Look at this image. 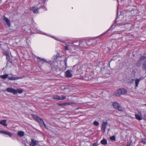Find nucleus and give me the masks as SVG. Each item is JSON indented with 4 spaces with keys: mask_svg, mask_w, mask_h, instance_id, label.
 Instances as JSON below:
<instances>
[{
    "mask_svg": "<svg viewBox=\"0 0 146 146\" xmlns=\"http://www.w3.org/2000/svg\"><path fill=\"white\" fill-rule=\"evenodd\" d=\"M8 74H5L3 75H2L0 76V77L3 79H5L8 77Z\"/></svg>",
    "mask_w": 146,
    "mask_h": 146,
    "instance_id": "18",
    "label": "nucleus"
},
{
    "mask_svg": "<svg viewBox=\"0 0 146 146\" xmlns=\"http://www.w3.org/2000/svg\"><path fill=\"white\" fill-rule=\"evenodd\" d=\"M96 145V144L95 143L93 144V146H95Z\"/></svg>",
    "mask_w": 146,
    "mask_h": 146,
    "instance_id": "35",
    "label": "nucleus"
},
{
    "mask_svg": "<svg viewBox=\"0 0 146 146\" xmlns=\"http://www.w3.org/2000/svg\"><path fill=\"white\" fill-rule=\"evenodd\" d=\"M137 65L138 66H140V64H139L138 63H137Z\"/></svg>",
    "mask_w": 146,
    "mask_h": 146,
    "instance_id": "34",
    "label": "nucleus"
},
{
    "mask_svg": "<svg viewBox=\"0 0 146 146\" xmlns=\"http://www.w3.org/2000/svg\"><path fill=\"white\" fill-rule=\"evenodd\" d=\"M31 142L30 144V146H36L38 143V141L34 139H32L31 140Z\"/></svg>",
    "mask_w": 146,
    "mask_h": 146,
    "instance_id": "7",
    "label": "nucleus"
},
{
    "mask_svg": "<svg viewBox=\"0 0 146 146\" xmlns=\"http://www.w3.org/2000/svg\"><path fill=\"white\" fill-rule=\"evenodd\" d=\"M146 58V57L145 56H141L140 58V60H139V61L140 62V60H143V59H145Z\"/></svg>",
    "mask_w": 146,
    "mask_h": 146,
    "instance_id": "28",
    "label": "nucleus"
},
{
    "mask_svg": "<svg viewBox=\"0 0 146 146\" xmlns=\"http://www.w3.org/2000/svg\"><path fill=\"white\" fill-rule=\"evenodd\" d=\"M6 120H1L0 121V124L5 126H6L7 125V124L6 123Z\"/></svg>",
    "mask_w": 146,
    "mask_h": 146,
    "instance_id": "12",
    "label": "nucleus"
},
{
    "mask_svg": "<svg viewBox=\"0 0 146 146\" xmlns=\"http://www.w3.org/2000/svg\"><path fill=\"white\" fill-rule=\"evenodd\" d=\"M85 43H86V42H85L80 41L78 43V44H74V45H75V46L80 45L81 46H83L82 45V44H85Z\"/></svg>",
    "mask_w": 146,
    "mask_h": 146,
    "instance_id": "15",
    "label": "nucleus"
},
{
    "mask_svg": "<svg viewBox=\"0 0 146 146\" xmlns=\"http://www.w3.org/2000/svg\"><path fill=\"white\" fill-rule=\"evenodd\" d=\"M136 118L137 120L140 121L142 119V118L141 116L138 114L135 115Z\"/></svg>",
    "mask_w": 146,
    "mask_h": 146,
    "instance_id": "16",
    "label": "nucleus"
},
{
    "mask_svg": "<svg viewBox=\"0 0 146 146\" xmlns=\"http://www.w3.org/2000/svg\"><path fill=\"white\" fill-rule=\"evenodd\" d=\"M44 3L42 0L39 1V3L37 5L38 7L35 6L33 7H31L30 10H32L35 13H37L38 11V10L41 8L44 7Z\"/></svg>",
    "mask_w": 146,
    "mask_h": 146,
    "instance_id": "1",
    "label": "nucleus"
},
{
    "mask_svg": "<svg viewBox=\"0 0 146 146\" xmlns=\"http://www.w3.org/2000/svg\"><path fill=\"white\" fill-rule=\"evenodd\" d=\"M69 46V45H67L65 47V49L66 50H68L69 49V47L68 46Z\"/></svg>",
    "mask_w": 146,
    "mask_h": 146,
    "instance_id": "29",
    "label": "nucleus"
},
{
    "mask_svg": "<svg viewBox=\"0 0 146 146\" xmlns=\"http://www.w3.org/2000/svg\"><path fill=\"white\" fill-rule=\"evenodd\" d=\"M16 91L17 92V93H18L19 94L22 93L23 92V90L21 89H17V90H16Z\"/></svg>",
    "mask_w": 146,
    "mask_h": 146,
    "instance_id": "22",
    "label": "nucleus"
},
{
    "mask_svg": "<svg viewBox=\"0 0 146 146\" xmlns=\"http://www.w3.org/2000/svg\"><path fill=\"white\" fill-rule=\"evenodd\" d=\"M77 42H75L74 43H77Z\"/></svg>",
    "mask_w": 146,
    "mask_h": 146,
    "instance_id": "37",
    "label": "nucleus"
},
{
    "mask_svg": "<svg viewBox=\"0 0 146 146\" xmlns=\"http://www.w3.org/2000/svg\"><path fill=\"white\" fill-rule=\"evenodd\" d=\"M64 104H58L59 106H62Z\"/></svg>",
    "mask_w": 146,
    "mask_h": 146,
    "instance_id": "36",
    "label": "nucleus"
},
{
    "mask_svg": "<svg viewBox=\"0 0 146 146\" xmlns=\"http://www.w3.org/2000/svg\"><path fill=\"white\" fill-rule=\"evenodd\" d=\"M110 139L111 140L115 141V136H113L110 137Z\"/></svg>",
    "mask_w": 146,
    "mask_h": 146,
    "instance_id": "23",
    "label": "nucleus"
},
{
    "mask_svg": "<svg viewBox=\"0 0 146 146\" xmlns=\"http://www.w3.org/2000/svg\"><path fill=\"white\" fill-rule=\"evenodd\" d=\"M138 113L141 115V116L142 115L140 111H138Z\"/></svg>",
    "mask_w": 146,
    "mask_h": 146,
    "instance_id": "31",
    "label": "nucleus"
},
{
    "mask_svg": "<svg viewBox=\"0 0 146 146\" xmlns=\"http://www.w3.org/2000/svg\"><path fill=\"white\" fill-rule=\"evenodd\" d=\"M132 80H133V81H134V80H133V79H132Z\"/></svg>",
    "mask_w": 146,
    "mask_h": 146,
    "instance_id": "39",
    "label": "nucleus"
},
{
    "mask_svg": "<svg viewBox=\"0 0 146 146\" xmlns=\"http://www.w3.org/2000/svg\"><path fill=\"white\" fill-rule=\"evenodd\" d=\"M67 59L66 58L64 61V63L65 64V66L66 67L67 66Z\"/></svg>",
    "mask_w": 146,
    "mask_h": 146,
    "instance_id": "27",
    "label": "nucleus"
},
{
    "mask_svg": "<svg viewBox=\"0 0 146 146\" xmlns=\"http://www.w3.org/2000/svg\"><path fill=\"white\" fill-rule=\"evenodd\" d=\"M3 52L4 55L6 56L7 57L8 56H9V53H8L6 50H3Z\"/></svg>",
    "mask_w": 146,
    "mask_h": 146,
    "instance_id": "21",
    "label": "nucleus"
},
{
    "mask_svg": "<svg viewBox=\"0 0 146 146\" xmlns=\"http://www.w3.org/2000/svg\"><path fill=\"white\" fill-rule=\"evenodd\" d=\"M31 115L32 117L38 122L41 126L43 125L45 127H46V125L44 121L40 117L36 115L32 114Z\"/></svg>",
    "mask_w": 146,
    "mask_h": 146,
    "instance_id": "2",
    "label": "nucleus"
},
{
    "mask_svg": "<svg viewBox=\"0 0 146 146\" xmlns=\"http://www.w3.org/2000/svg\"><path fill=\"white\" fill-rule=\"evenodd\" d=\"M5 90L8 92L13 93L14 95L16 94H17L16 90L12 88H7Z\"/></svg>",
    "mask_w": 146,
    "mask_h": 146,
    "instance_id": "4",
    "label": "nucleus"
},
{
    "mask_svg": "<svg viewBox=\"0 0 146 146\" xmlns=\"http://www.w3.org/2000/svg\"><path fill=\"white\" fill-rule=\"evenodd\" d=\"M65 75L67 78H70L72 76V74L69 70H68L65 72Z\"/></svg>",
    "mask_w": 146,
    "mask_h": 146,
    "instance_id": "8",
    "label": "nucleus"
},
{
    "mask_svg": "<svg viewBox=\"0 0 146 146\" xmlns=\"http://www.w3.org/2000/svg\"><path fill=\"white\" fill-rule=\"evenodd\" d=\"M141 80V78H140L139 79H137L135 80V87H137L140 81Z\"/></svg>",
    "mask_w": 146,
    "mask_h": 146,
    "instance_id": "13",
    "label": "nucleus"
},
{
    "mask_svg": "<svg viewBox=\"0 0 146 146\" xmlns=\"http://www.w3.org/2000/svg\"><path fill=\"white\" fill-rule=\"evenodd\" d=\"M131 145V144L129 143H128L127 144V146H130Z\"/></svg>",
    "mask_w": 146,
    "mask_h": 146,
    "instance_id": "32",
    "label": "nucleus"
},
{
    "mask_svg": "<svg viewBox=\"0 0 146 146\" xmlns=\"http://www.w3.org/2000/svg\"><path fill=\"white\" fill-rule=\"evenodd\" d=\"M113 107L115 108H117L119 107V105L118 103L117 102H115L113 103Z\"/></svg>",
    "mask_w": 146,
    "mask_h": 146,
    "instance_id": "17",
    "label": "nucleus"
},
{
    "mask_svg": "<svg viewBox=\"0 0 146 146\" xmlns=\"http://www.w3.org/2000/svg\"><path fill=\"white\" fill-rule=\"evenodd\" d=\"M66 97L65 96L62 95L61 96L57 95H55L53 96V98L54 99L57 100H63L66 98Z\"/></svg>",
    "mask_w": 146,
    "mask_h": 146,
    "instance_id": "6",
    "label": "nucleus"
},
{
    "mask_svg": "<svg viewBox=\"0 0 146 146\" xmlns=\"http://www.w3.org/2000/svg\"><path fill=\"white\" fill-rule=\"evenodd\" d=\"M144 105H145V106H146V104H145Z\"/></svg>",
    "mask_w": 146,
    "mask_h": 146,
    "instance_id": "38",
    "label": "nucleus"
},
{
    "mask_svg": "<svg viewBox=\"0 0 146 146\" xmlns=\"http://www.w3.org/2000/svg\"><path fill=\"white\" fill-rule=\"evenodd\" d=\"M108 124V122L107 121H103L102 124V131L104 133L106 131V126Z\"/></svg>",
    "mask_w": 146,
    "mask_h": 146,
    "instance_id": "5",
    "label": "nucleus"
},
{
    "mask_svg": "<svg viewBox=\"0 0 146 146\" xmlns=\"http://www.w3.org/2000/svg\"><path fill=\"white\" fill-rule=\"evenodd\" d=\"M101 143L103 145H106L107 144V141L105 139H103L101 141Z\"/></svg>",
    "mask_w": 146,
    "mask_h": 146,
    "instance_id": "19",
    "label": "nucleus"
},
{
    "mask_svg": "<svg viewBox=\"0 0 146 146\" xmlns=\"http://www.w3.org/2000/svg\"><path fill=\"white\" fill-rule=\"evenodd\" d=\"M52 37L54 38V39H55V40H58V41H59V40L57 38H56V37H54V36H52Z\"/></svg>",
    "mask_w": 146,
    "mask_h": 146,
    "instance_id": "30",
    "label": "nucleus"
},
{
    "mask_svg": "<svg viewBox=\"0 0 146 146\" xmlns=\"http://www.w3.org/2000/svg\"><path fill=\"white\" fill-rule=\"evenodd\" d=\"M3 19L4 21H5L7 25L9 27H10L11 26V24L10 23V21L9 20L7 17L5 16L3 17Z\"/></svg>",
    "mask_w": 146,
    "mask_h": 146,
    "instance_id": "9",
    "label": "nucleus"
},
{
    "mask_svg": "<svg viewBox=\"0 0 146 146\" xmlns=\"http://www.w3.org/2000/svg\"><path fill=\"white\" fill-rule=\"evenodd\" d=\"M127 90L124 88H121L117 90L115 92L117 96H120L121 95H125L127 94Z\"/></svg>",
    "mask_w": 146,
    "mask_h": 146,
    "instance_id": "3",
    "label": "nucleus"
},
{
    "mask_svg": "<svg viewBox=\"0 0 146 146\" xmlns=\"http://www.w3.org/2000/svg\"><path fill=\"white\" fill-rule=\"evenodd\" d=\"M17 135L20 137H23L24 135V133L22 131H20L18 132Z\"/></svg>",
    "mask_w": 146,
    "mask_h": 146,
    "instance_id": "14",
    "label": "nucleus"
},
{
    "mask_svg": "<svg viewBox=\"0 0 146 146\" xmlns=\"http://www.w3.org/2000/svg\"><path fill=\"white\" fill-rule=\"evenodd\" d=\"M0 133L2 134H4L5 135H8L9 137H11L13 135L12 133L7 131H0Z\"/></svg>",
    "mask_w": 146,
    "mask_h": 146,
    "instance_id": "10",
    "label": "nucleus"
},
{
    "mask_svg": "<svg viewBox=\"0 0 146 146\" xmlns=\"http://www.w3.org/2000/svg\"><path fill=\"white\" fill-rule=\"evenodd\" d=\"M118 108V109L119 110H120V111H121V108L120 107H119Z\"/></svg>",
    "mask_w": 146,
    "mask_h": 146,
    "instance_id": "33",
    "label": "nucleus"
},
{
    "mask_svg": "<svg viewBox=\"0 0 146 146\" xmlns=\"http://www.w3.org/2000/svg\"><path fill=\"white\" fill-rule=\"evenodd\" d=\"M94 124L95 125L97 126L99 125V123L98 122L95 121L94 122Z\"/></svg>",
    "mask_w": 146,
    "mask_h": 146,
    "instance_id": "26",
    "label": "nucleus"
},
{
    "mask_svg": "<svg viewBox=\"0 0 146 146\" xmlns=\"http://www.w3.org/2000/svg\"><path fill=\"white\" fill-rule=\"evenodd\" d=\"M142 67L144 70H146V60L145 61L143 64Z\"/></svg>",
    "mask_w": 146,
    "mask_h": 146,
    "instance_id": "20",
    "label": "nucleus"
},
{
    "mask_svg": "<svg viewBox=\"0 0 146 146\" xmlns=\"http://www.w3.org/2000/svg\"><path fill=\"white\" fill-rule=\"evenodd\" d=\"M37 58H38V59H39L40 60L46 62V59H44V58H40L39 57H37Z\"/></svg>",
    "mask_w": 146,
    "mask_h": 146,
    "instance_id": "24",
    "label": "nucleus"
},
{
    "mask_svg": "<svg viewBox=\"0 0 146 146\" xmlns=\"http://www.w3.org/2000/svg\"><path fill=\"white\" fill-rule=\"evenodd\" d=\"M22 77H14L13 76L12 77H8V79L10 80H17V79H21L22 78Z\"/></svg>",
    "mask_w": 146,
    "mask_h": 146,
    "instance_id": "11",
    "label": "nucleus"
},
{
    "mask_svg": "<svg viewBox=\"0 0 146 146\" xmlns=\"http://www.w3.org/2000/svg\"><path fill=\"white\" fill-rule=\"evenodd\" d=\"M141 141L144 144H145L146 143V139L145 138H143L142 139Z\"/></svg>",
    "mask_w": 146,
    "mask_h": 146,
    "instance_id": "25",
    "label": "nucleus"
}]
</instances>
